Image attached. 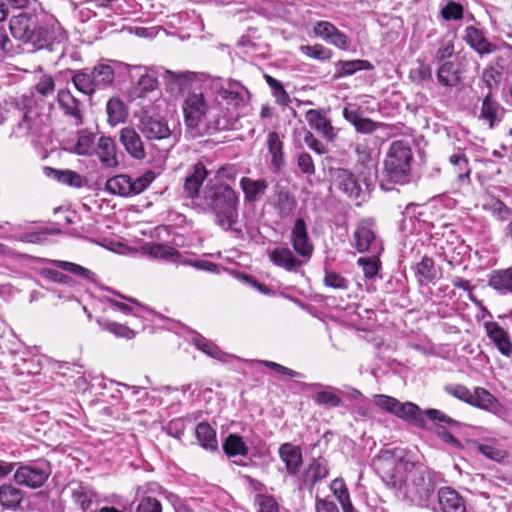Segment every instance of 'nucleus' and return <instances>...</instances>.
I'll return each mask as SVG.
<instances>
[{
  "label": "nucleus",
  "instance_id": "obj_1",
  "mask_svg": "<svg viewBox=\"0 0 512 512\" xmlns=\"http://www.w3.org/2000/svg\"><path fill=\"white\" fill-rule=\"evenodd\" d=\"M199 205L214 215V221L221 229L237 237L242 235V230L237 227L239 194L232 187L222 183L206 186Z\"/></svg>",
  "mask_w": 512,
  "mask_h": 512
},
{
  "label": "nucleus",
  "instance_id": "obj_2",
  "mask_svg": "<svg viewBox=\"0 0 512 512\" xmlns=\"http://www.w3.org/2000/svg\"><path fill=\"white\" fill-rule=\"evenodd\" d=\"M290 243L293 250L286 245L276 246L269 252L268 257L275 266L297 273L310 261L314 251V245L303 218L295 220L291 229Z\"/></svg>",
  "mask_w": 512,
  "mask_h": 512
},
{
  "label": "nucleus",
  "instance_id": "obj_3",
  "mask_svg": "<svg viewBox=\"0 0 512 512\" xmlns=\"http://www.w3.org/2000/svg\"><path fill=\"white\" fill-rule=\"evenodd\" d=\"M114 78V69L108 64L99 63L94 67L74 71L71 81L79 92L92 96L96 91L111 86Z\"/></svg>",
  "mask_w": 512,
  "mask_h": 512
},
{
  "label": "nucleus",
  "instance_id": "obj_4",
  "mask_svg": "<svg viewBox=\"0 0 512 512\" xmlns=\"http://www.w3.org/2000/svg\"><path fill=\"white\" fill-rule=\"evenodd\" d=\"M412 158V150L408 143L405 141H394L388 150L384 162V173L387 180L399 184L408 182Z\"/></svg>",
  "mask_w": 512,
  "mask_h": 512
},
{
  "label": "nucleus",
  "instance_id": "obj_5",
  "mask_svg": "<svg viewBox=\"0 0 512 512\" xmlns=\"http://www.w3.org/2000/svg\"><path fill=\"white\" fill-rule=\"evenodd\" d=\"M12 36L35 48H43L48 42V30L43 27L36 15L21 13L9 21Z\"/></svg>",
  "mask_w": 512,
  "mask_h": 512
},
{
  "label": "nucleus",
  "instance_id": "obj_6",
  "mask_svg": "<svg viewBox=\"0 0 512 512\" xmlns=\"http://www.w3.org/2000/svg\"><path fill=\"white\" fill-rule=\"evenodd\" d=\"M374 402L376 406L384 411L412 423L419 428H426L424 411H422L418 405L412 402L402 403L398 399L384 394L374 395Z\"/></svg>",
  "mask_w": 512,
  "mask_h": 512
},
{
  "label": "nucleus",
  "instance_id": "obj_7",
  "mask_svg": "<svg viewBox=\"0 0 512 512\" xmlns=\"http://www.w3.org/2000/svg\"><path fill=\"white\" fill-rule=\"evenodd\" d=\"M154 179L155 174L152 171H147L137 178L120 174L107 180L105 190L113 195L123 197L138 195L142 193Z\"/></svg>",
  "mask_w": 512,
  "mask_h": 512
},
{
  "label": "nucleus",
  "instance_id": "obj_8",
  "mask_svg": "<svg viewBox=\"0 0 512 512\" xmlns=\"http://www.w3.org/2000/svg\"><path fill=\"white\" fill-rule=\"evenodd\" d=\"M136 128L147 141L166 140L171 137L172 131L168 121L161 115L143 110L135 113Z\"/></svg>",
  "mask_w": 512,
  "mask_h": 512
},
{
  "label": "nucleus",
  "instance_id": "obj_9",
  "mask_svg": "<svg viewBox=\"0 0 512 512\" xmlns=\"http://www.w3.org/2000/svg\"><path fill=\"white\" fill-rule=\"evenodd\" d=\"M182 110L187 128L196 129L209 113L210 107L204 94L193 90L184 95Z\"/></svg>",
  "mask_w": 512,
  "mask_h": 512
},
{
  "label": "nucleus",
  "instance_id": "obj_10",
  "mask_svg": "<svg viewBox=\"0 0 512 512\" xmlns=\"http://www.w3.org/2000/svg\"><path fill=\"white\" fill-rule=\"evenodd\" d=\"M434 491V485L430 478L426 477L425 471L416 468L411 472L407 483L409 497L420 506H430V498Z\"/></svg>",
  "mask_w": 512,
  "mask_h": 512
},
{
  "label": "nucleus",
  "instance_id": "obj_11",
  "mask_svg": "<svg viewBox=\"0 0 512 512\" xmlns=\"http://www.w3.org/2000/svg\"><path fill=\"white\" fill-rule=\"evenodd\" d=\"M333 177L337 188L350 199L356 201L357 205L365 200L368 187L363 188L354 173L344 168H338L335 170Z\"/></svg>",
  "mask_w": 512,
  "mask_h": 512
},
{
  "label": "nucleus",
  "instance_id": "obj_12",
  "mask_svg": "<svg viewBox=\"0 0 512 512\" xmlns=\"http://www.w3.org/2000/svg\"><path fill=\"white\" fill-rule=\"evenodd\" d=\"M46 467L44 463L21 465L14 474V480L17 484L29 488L41 487L49 477Z\"/></svg>",
  "mask_w": 512,
  "mask_h": 512
},
{
  "label": "nucleus",
  "instance_id": "obj_13",
  "mask_svg": "<svg viewBox=\"0 0 512 512\" xmlns=\"http://www.w3.org/2000/svg\"><path fill=\"white\" fill-rule=\"evenodd\" d=\"M353 239L354 246L359 253L367 251L378 252L381 250L375 234L374 222L371 219H364L357 225Z\"/></svg>",
  "mask_w": 512,
  "mask_h": 512
},
{
  "label": "nucleus",
  "instance_id": "obj_14",
  "mask_svg": "<svg viewBox=\"0 0 512 512\" xmlns=\"http://www.w3.org/2000/svg\"><path fill=\"white\" fill-rule=\"evenodd\" d=\"M431 508L434 512H467L464 498L451 487L438 490L437 503Z\"/></svg>",
  "mask_w": 512,
  "mask_h": 512
},
{
  "label": "nucleus",
  "instance_id": "obj_15",
  "mask_svg": "<svg viewBox=\"0 0 512 512\" xmlns=\"http://www.w3.org/2000/svg\"><path fill=\"white\" fill-rule=\"evenodd\" d=\"M119 141L132 158L136 160L146 158L145 145L136 126L123 127L119 132Z\"/></svg>",
  "mask_w": 512,
  "mask_h": 512
},
{
  "label": "nucleus",
  "instance_id": "obj_16",
  "mask_svg": "<svg viewBox=\"0 0 512 512\" xmlns=\"http://www.w3.org/2000/svg\"><path fill=\"white\" fill-rule=\"evenodd\" d=\"M380 464L381 466L377 469L381 473L382 480L393 488H400L405 480L404 472L408 470L409 464L394 459H382Z\"/></svg>",
  "mask_w": 512,
  "mask_h": 512
},
{
  "label": "nucleus",
  "instance_id": "obj_17",
  "mask_svg": "<svg viewBox=\"0 0 512 512\" xmlns=\"http://www.w3.org/2000/svg\"><path fill=\"white\" fill-rule=\"evenodd\" d=\"M217 94L228 101L229 104L239 106L244 104L248 95L247 89L238 81L218 79L213 84Z\"/></svg>",
  "mask_w": 512,
  "mask_h": 512
},
{
  "label": "nucleus",
  "instance_id": "obj_18",
  "mask_svg": "<svg viewBox=\"0 0 512 512\" xmlns=\"http://www.w3.org/2000/svg\"><path fill=\"white\" fill-rule=\"evenodd\" d=\"M343 118L348 121L358 133L372 134L378 128L384 127V123L375 122L370 118L363 117L358 108L348 105L342 112Z\"/></svg>",
  "mask_w": 512,
  "mask_h": 512
},
{
  "label": "nucleus",
  "instance_id": "obj_19",
  "mask_svg": "<svg viewBox=\"0 0 512 512\" xmlns=\"http://www.w3.org/2000/svg\"><path fill=\"white\" fill-rule=\"evenodd\" d=\"M164 84L167 92L172 96L184 94L192 88V73L190 72H173L166 70L163 75Z\"/></svg>",
  "mask_w": 512,
  "mask_h": 512
},
{
  "label": "nucleus",
  "instance_id": "obj_20",
  "mask_svg": "<svg viewBox=\"0 0 512 512\" xmlns=\"http://www.w3.org/2000/svg\"><path fill=\"white\" fill-rule=\"evenodd\" d=\"M208 172L203 163H196L192 169L188 172L184 181V192L187 197L191 199L200 197V188L203 185L204 180L207 178Z\"/></svg>",
  "mask_w": 512,
  "mask_h": 512
},
{
  "label": "nucleus",
  "instance_id": "obj_21",
  "mask_svg": "<svg viewBox=\"0 0 512 512\" xmlns=\"http://www.w3.org/2000/svg\"><path fill=\"white\" fill-rule=\"evenodd\" d=\"M355 153L357 156L355 169L362 177L365 187H369V177L376 168L371 157V150L366 143H357L355 145Z\"/></svg>",
  "mask_w": 512,
  "mask_h": 512
},
{
  "label": "nucleus",
  "instance_id": "obj_22",
  "mask_svg": "<svg viewBox=\"0 0 512 512\" xmlns=\"http://www.w3.org/2000/svg\"><path fill=\"white\" fill-rule=\"evenodd\" d=\"M484 328L488 338L494 343L499 352L506 357L512 356V342L509 334L494 321L485 322Z\"/></svg>",
  "mask_w": 512,
  "mask_h": 512
},
{
  "label": "nucleus",
  "instance_id": "obj_23",
  "mask_svg": "<svg viewBox=\"0 0 512 512\" xmlns=\"http://www.w3.org/2000/svg\"><path fill=\"white\" fill-rule=\"evenodd\" d=\"M66 490L70 493L74 504L83 512L90 508L94 498L96 497L94 490L83 482L71 481L66 486Z\"/></svg>",
  "mask_w": 512,
  "mask_h": 512
},
{
  "label": "nucleus",
  "instance_id": "obj_24",
  "mask_svg": "<svg viewBox=\"0 0 512 512\" xmlns=\"http://www.w3.org/2000/svg\"><path fill=\"white\" fill-rule=\"evenodd\" d=\"M280 459L284 462L288 474L297 475L303 463L301 448L290 442H286L279 447Z\"/></svg>",
  "mask_w": 512,
  "mask_h": 512
},
{
  "label": "nucleus",
  "instance_id": "obj_25",
  "mask_svg": "<svg viewBox=\"0 0 512 512\" xmlns=\"http://www.w3.org/2000/svg\"><path fill=\"white\" fill-rule=\"evenodd\" d=\"M466 43L480 55L491 54L496 50V45L489 42L484 32L474 26H468L465 28V34L463 36Z\"/></svg>",
  "mask_w": 512,
  "mask_h": 512
},
{
  "label": "nucleus",
  "instance_id": "obj_26",
  "mask_svg": "<svg viewBox=\"0 0 512 512\" xmlns=\"http://www.w3.org/2000/svg\"><path fill=\"white\" fill-rule=\"evenodd\" d=\"M43 119L37 111L29 108L23 114L22 120L17 124L15 133L18 136L36 137L41 133Z\"/></svg>",
  "mask_w": 512,
  "mask_h": 512
},
{
  "label": "nucleus",
  "instance_id": "obj_27",
  "mask_svg": "<svg viewBox=\"0 0 512 512\" xmlns=\"http://www.w3.org/2000/svg\"><path fill=\"white\" fill-rule=\"evenodd\" d=\"M328 474L327 460L322 457L314 458L303 473V484L311 489L317 482L326 478Z\"/></svg>",
  "mask_w": 512,
  "mask_h": 512
},
{
  "label": "nucleus",
  "instance_id": "obj_28",
  "mask_svg": "<svg viewBox=\"0 0 512 512\" xmlns=\"http://www.w3.org/2000/svg\"><path fill=\"white\" fill-rule=\"evenodd\" d=\"M97 155L103 166L114 168L118 166L117 148L113 138L101 136L97 142Z\"/></svg>",
  "mask_w": 512,
  "mask_h": 512
},
{
  "label": "nucleus",
  "instance_id": "obj_29",
  "mask_svg": "<svg viewBox=\"0 0 512 512\" xmlns=\"http://www.w3.org/2000/svg\"><path fill=\"white\" fill-rule=\"evenodd\" d=\"M306 120L310 127L322 134L326 140L333 141L335 139L336 134L330 120L320 111L308 110L306 112Z\"/></svg>",
  "mask_w": 512,
  "mask_h": 512
},
{
  "label": "nucleus",
  "instance_id": "obj_30",
  "mask_svg": "<svg viewBox=\"0 0 512 512\" xmlns=\"http://www.w3.org/2000/svg\"><path fill=\"white\" fill-rule=\"evenodd\" d=\"M240 187L244 193L247 202H255L265 194L268 188V182L265 179H253L250 177H242Z\"/></svg>",
  "mask_w": 512,
  "mask_h": 512
},
{
  "label": "nucleus",
  "instance_id": "obj_31",
  "mask_svg": "<svg viewBox=\"0 0 512 512\" xmlns=\"http://www.w3.org/2000/svg\"><path fill=\"white\" fill-rule=\"evenodd\" d=\"M438 82L446 87H456L461 81L459 64L453 61L443 62L437 70Z\"/></svg>",
  "mask_w": 512,
  "mask_h": 512
},
{
  "label": "nucleus",
  "instance_id": "obj_32",
  "mask_svg": "<svg viewBox=\"0 0 512 512\" xmlns=\"http://www.w3.org/2000/svg\"><path fill=\"white\" fill-rule=\"evenodd\" d=\"M274 207L281 219L289 218L297 207L296 197L288 190L280 189L276 192Z\"/></svg>",
  "mask_w": 512,
  "mask_h": 512
},
{
  "label": "nucleus",
  "instance_id": "obj_33",
  "mask_svg": "<svg viewBox=\"0 0 512 512\" xmlns=\"http://www.w3.org/2000/svg\"><path fill=\"white\" fill-rule=\"evenodd\" d=\"M488 284L501 294H512V266L493 271L489 276Z\"/></svg>",
  "mask_w": 512,
  "mask_h": 512
},
{
  "label": "nucleus",
  "instance_id": "obj_34",
  "mask_svg": "<svg viewBox=\"0 0 512 512\" xmlns=\"http://www.w3.org/2000/svg\"><path fill=\"white\" fill-rule=\"evenodd\" d=\"M266 144L271 155V165L276 169H281L285 164V158L283 152L284 144L279 134L275 131L269 132Z\"/></svg>",
  "mask_w": 512,
  "mask_h": 512
},
{
  "label": "nucleus",
  "instance_id": "obj_35",
  "mask_svg": "<svg viewBox=\"0 0 512 512\" xmlns=\"http://www.w3.org/2000/svg\"><path fill=\"white\" fill-rule=\"evenodd\" d=\"M24 493L12 484L0 486V505L4 509L16 510L23 501Z\"/></svg>",
  "mask_w": 512,
  "mask_h": 512
},
{
  "label": "nucleus",
  "instance_id": "obj_36",
  "mask_svg": "<svg viewBox=\"0 0 512 512\" xmlns=\"http://www.w3.org/2000/svg\"><path fill=\"white\" fill-rule=\"evenodd\" d=\"M60 107L66 115L71 116L79 124L82 122V113L80 110V102L69 90H60L57 94Z\"/></svg>",
  "mask_w": 512,
  "mask_h": 512
},
{
  "label": "nucleus",
  "instance_id": "obj_37",
  "mask_svg": "<svg viewBox=\"0 0 512 512\" xmlns=\"http://www.w3.org/2000/svg\"><path fill=\"white\" fill-rule=\"evenodd\" d=\"M147 255L154 259L178 262L181 254L178 250L167 244L152 243L144 247Z\"/></svg>",
  "mask_w": 512,
  "mask_h": 512
},
{
  "label": "nucleus",
  "instance_id": "obj_38",
  "mask_svg": "<svg viewBox=\"0 0 512 512\" xmlns=\"http://www.w3.org/2000/svg\"><path fill=\"white\" fill-rule=\"evenodd\" d=\"M503 109L492 99L491 93H487L481 107L480 118L487 121L492 128L502 119Z\"/></svg>",
  "mask_w": 512,
  "mask_h": 512
},
{
  "label": "nucleus",
  "instance_id": "obj_39",
  "mask_svg": "<svg viewBox=\"0 0 512 512\" xmlns=\"http://www.w3.org/2000/svg\"><path fill=\"white\" fill-rule=\"evenodd\" d=\"M195 435L200 445L206 449L214 451L218 447L216 432L207 422L199 423L195 428Z\"/></svg>",
  "mask_w": 512,
  "mask_h": 512
},
{
  "label": "nucleus",
  "instance_id": "obj_40",
  "mask_svg": "<svg viewBox=\"0 0 512 512\" xmlns=\"http://www.w3.org/2000/svg\"><path fill=\"white\" fill-rule=\"evenodd\" d=\"M108 123L111 126L123 123L127 117V108L125 103L119 98H111L106 105Z\"/></svg>",
  "mask_w": 512,
  "mask_h": 512
},
{
  "label": "nucleus",
  "instance_id": "obj_41",
  "mask_svg": "<svg viewBox=\"0 0 512 512\" xmlns=\"http://www.w3.org/2000/svg\"><path fill=\"white\" fill-rule=\"evenodd\" d=\"M330 490L340 503L343 512H354L348 488L342 478L334 479L330 484Z\"/></svg>",
  "mask_w": 512,
  "mask_h": 512
},
{
  "label": "nucleus",
  "instance_id": "obj_42",
  "mask_svg": "<svg viewBox=\"0 0 512 512\" xmlns=\"http://www.w3.org/2000/svg\"><path fill=\"white\" fill-rule=\"evenodd\" d=\"M482 209L490 212L494 218L504 222L512 215V209L509 208L504 202L495 197H489L482 204Z\"/></svg>",
  "mask_w": 512,
  "mask_h": 512
},
{
  "label": "nucleus",
  "instance_id": "obj_43",
  "mask_svg": "<svg viewBox=\"0 0 512 512\" xmlns=\"http://www.w3.org/2000/svg\"><path fill=\"white\" fill-rule=\"evenodd\" d=\"M223 450L229 457L247 456L248 447L243 438L237 434H229L223 442Z\"/></svg>",
  "mask_w": 512,
  "mask_h": 512
},
{
  "label": "nucleus",
  "instance_id": "obj_44",
  "mask_svg": "<svg viewBox=\"0 0 512 512\" xmlns=\"http://www.w3.org/2000/svg\"><path fill=\"white\" fill-rule=\"evenodd\" d=\"M449 162L454 167V172L460 180L470 178L471 168L465 153L458 148L453 154L449 156Z\"/></svg>",
  "mask_w": 512,
  "mask_h": 512
},
{
  "label": "nucleus",
  "instance_id": "obj_45",
  "mask_svg": "<svg viewBox=\"0 0 512 512\" xmlns=\"http://www.w3.org/2000/svg\"><path fill=\"white\" fill-rule=\"evenodd\" d=\"M372 68L370 62L366 60H350V61H339L336 64L337 78L350 76L360 70H369Z\"/></svg>",
  "mask_w": 512,
  "mask_h": 512
},
{
  "label": "nucleus",
  "instance_id": "obj_46",
  "mask_svg": "<svg viewBox=\"0 0 512 512\" xmlns=\"http://www.w3.org/2000/svg\"><path fill=\"white\" fill-rule=\"evenodd\" d=\"M95 151V136L87 131L78 133L77 141L74 145V152L82 156H90Z\"/></svg>",
  "mask_w": 512,
  "mask_h": 512
},
{
  "label": "nucleus",
  "instance_id": "obj_47",
  "mask_svg": "<svg viewBox=\"0 0 512 512\" xmlns=\"http://www.w3.org/2000/svg\"><path fill=\"white\" fill-rule=\"evenodd\" d=\"M192 343L197 347V349L201 350L208 356L218 360H223L225 354L220 350V348L202 335L195 334L192 337Z\"/></svg>",
  "mask_w": 512,
  "mask_h": 512
},
{
  "label": "nucleus",
  "instance_id": "obj_48",
  "mask_svg": "<svg viewBox=\"0 0 512 512\" xmlns=\"http://www.w3.org/2000/svg\"><path fill=\"white\" fill-rule=\"evenodd\" d=\"M266 83L272 90V95L275 98L276 103L281 106H287L291 102L290 96L284 89L282 83L274 77L266 74L264 76Z\"/></svg>",
  "mask_w": 512,
  "mask_h": 512
},
{
  "label": "nucleus",
  "instance_id": "obj_49",
  "mask_svg": "<svg viewBox=\"0 0 512 512\" xmlns=\"http://www.w3.org/2000/svg\"><path fill=\"white\" fill-rule=\"evenodd\" d=\"M50 174L54 176L60 183L72 187H81L83 185V178L80 174L71 170H57L50 168Z\"/></svg>",
  "mask_w": 512,
  "mask_h": 512
},
{
  "label": "nucleus",
  "instance_id": "obj_50",
  "mask_svg": "<svg viewBox=\"0 0 512 512\" xmlns=\"http://www.w3.org/2000/svg\"><path fill=\"white\" fill-rule=\"evenodd\" d=\"M50 263L83 279L93 280L95 276L92 271L76 263L62 260H50Z\"/></svg>",
  "mask_w": 512,
  "mask_h": 512
},
{
  "label": "nucleus",
  "instance_id": "obj_51",
  "mask_svg": "<svg viewBox=\"0 0 512 512\" xmlns=\"http://www.w3.org/2000/svg\"><path fill=\"white\" fill-rule=\"evenodd\" d=\"M496 402V398L488 390L478 387L472 393L469 404L482 409H490Z\"/></svg>",
  "mask_w": 512,
  "mask_h": 512
},
{
  "label": "nucleus",
  "instance_id": "obj_52",
  "mask_svg": "<svg viewBox=\"0 0 512 512\" xmlns=\"http://www.w3.org/2000/svg\"><path fill=\"white\" fill-rule=\"evenodd\" d=\"M425 420L429 419L437 426L458 427L459 422L438 409H427L424 412Z\"/></svg>",
  "mask_w": 512,
  "mask_h": 512
},
{
  "label": "nucleus",
  "instance_id": "obj_53",
  "mask_svg": "<svg viewBox=\"0 0 512 512\" xmlns=\"http://www.w3.org/2000/svg\"><path fill=\"white\" fill-rule=\"evenodd\" d=\"M416 67L410 71V78L413 82L422 84L432 79V68L424 60L418 59Z\"/></svg>",
  "mask_w": 512,
  "mask_h": 512
},
{
  "label": "nucleus",
  "instance_id": "obj_54",
  "mask_svg": "<svg viewBox=\"0 0 512 512\" xmlns=\"http://www.w3.org/2000/svg\"><path fill=\"white\" fill-rule=\"evenodd\" d=\"M312 399L315 404L319 406H324L326 408H336L341 406L342 400L335 393L325 390L318 391L313 396Z\"/></svg>",
  "mask_w": 512,
  "mask_h": 512
},
{
  "label": "nucleus",
  "instance_id": "obj_55",
  "mask_svg": "<svg viewBox=\"0 0 512 512\" xmlns=\"http://www.w3.org/2000/svg\"><path fill=\"white\" fill-rule=\"evenodd\" d=\"M299 50L301 53L309 58L317 59V60H328L331 58V51L325 48L321 44L315 45H301Z\"/></svg>",
  "mask_w": 512,
  "mask_h": 512
},
{
  "label": "nucleus",
  "instance_id": "obj_56",
  "mask_svg": "<svg viewBox=\"0 0 512 512\" xmlns=\"http://www.w3.org/2000/svg\"><path fill=\"white\" fill-rule=\"evenodd\" d=\"M357 264L362 268L365 278H374L381 267L380 261L377 257H360Z\"/></svg>",
  "mask_w": 512,
  "mask_h": 512
},
{
  "label": "nucleus",
  "instance_id": "obj_57",
  "mask_svg": "<svg viewBox=\"0 0 512 512\" xmlns=\"http://www.w3.org/2000/svg\"><path fill=\"white\" fill-rule=\"evenodd\" d=\"M417 274L427 282L434 280L436 278V269L433 259L424 256L417 264Z\"/></svg>",
  "mask_w": 512,
  "mask_h": 512
},
{
  "label": "nucleus",
  "instance_id": "obj_58",
  "mask_svg": "<svg viewBox=\"0 0 512 512\" xmlns=\"http://www.w3.org/2000/svg\"><path fill=\"white\" fill-rule=\"evenodd\" d=\"M502 79V68L500 66L491 65L484 69L482 80L486 86L491 90L496 87Z\"/></svg>",
  "mask_w": 512,
  "mask_h": 512
},
{
  "label": "nucleus",
  "instance_id": "obj_59",
  "mask_svg": "<svg viewBox=\"0 0 512 512\" xmlns=\"http://www.w3.org/2000/svg\"><path fill=\"white\" fill-rule=\"evenodd\" d=\"M323 281L325 286L332 289L346 290L349 287V281L334 271H326Z\"/></svg>",
  "mask_w": 512,
  "mask_h": 512
},
{
  "label": "nucleus",
  "instance_id": "obj_60",
  "mask_svg": "<svg viewBox=\"0 0 512 512\" xmlns=\"http://www.w3.org/2000/svg\"><path fill=\"white\" fill-rule=\"evenodd\" d=\"M103 327L116 337L131 339L135 336V332L132 329L117 322L107 321L103 324Z\"/></svg>",
  "mask_w": 512,
  "mask_h": 512
},
{
  "label": "nucleus",
  "instance_id": "obj_61",
  "mask_svg": "<svg viewBox=\"0 0 512 512\" xmlns=\"http://www.w3.org/2000/svg\"><path fill=\"white\" fill-rule=\"evenodd\" d=\"M161 502L152 496L142 497L136 507L135 512H162Z\"/></svg>",
  "mask_w": 512,
  "mask_h": 512
},
{
  "label": "nucleus",
  "instance_id": "obj_62",
  "mask_svg": "<svg viewBox=\"0 0 512 512\" xmlns=\"http://www.w3.org/2000/svg\"><path fill=\"white\" fill-rule=\"evenodd\" d=\"M441 16L446 21L460 20L463 17V6L459 3L450 1L441 9Z\"/></svg>",
  "mask_w": 512,
  "mask_h": 512
},
{
  "label": "nucleus",
  "instance_id": "obj_63",
  "mask_svg": "<svg viewBox=\"0 0 512 512\" xmlns=\"http://www.w3.org/2000/svg\"><path fill=\"white\" fill-rule=\"evenodd\" d=\"M296 163L298 169L306 175H313L315 173V165L311 155L307 152H301L296 156Z\"/></svg>",
  "mask_w": 512,
  "mask_h": 512
},
{
  "label": "nucleus",
  "instance_id": "obj_64",
  "mask_svg": "<svg viewBox=\"0 0 512 512\" xmlns=\"http://www.w3.org/2000/svg\"><path fill=\"white\" fill-rule=\"evenodd\" d=\"M157 88V80L154 76L149 74H144L140 77L136 91H138V96L143 97L146 93L151 92Z\"/></svg>",
  "mask_w": 512,
  "mask_h": 512
}]
</instances>
